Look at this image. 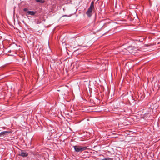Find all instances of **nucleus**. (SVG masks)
<instances>
[{"label": "nucleus", "mask_w": 160, "mask_h": 160, "mask_svg": "<svg viewBox=\"0 0 160 160\" xmlns=\"http://www.w3.org/2000/svg\"><path fill=\"white\" fill-rule=\"evenodd\" d=\"M57 91H60V90H57Z\"/></svg>", "instance_id": "nucleus-8"}, {"label": "nucleus", "mask_w": 160, "mask_h": 160, "mask_svg": "<svg viewBox=\"0 0 160 160\" xmlns=\"http://www.w3.org/2000/svg\"><path fill=\"white\" fill-rule=\"evenodd\" d=\"M35 13V12L33 11H28L27 12V15H34Z\"/></svg>", "instance_id": "nucleus-5"}, {"label": "nucleus", "mask_w": 160, "mask_h": 160, "mask_svg": "<svg viewBox=\"0 0 160 160\" xmlns=\"http://www.w3.org/2000/svg\"><path fill=\"white\" fill-rule=\"evenodd\" d=\"M28 9L27 8H25L23 9V10L25 12L27 11H28Z\"/></svg>", "instance_id": "nucleus-7"}, {"label": "nucleus", "mask_w": 160, "mask_h": 160, "mask_svg": "<svg viewBox=\"0 0 160 160\" xmlns=\"http://www.w3.org/2000/svg\"><path fill=\"white\" fill-rule=\"evenodd\" d=\"M73 147L75 151L77 152H82L87 149V147L86 146L82 147L76 145L74 146Z\"/></svg>", "instance_id": "nucleus-2"}, {"label": "nucleus", "mask_w": 160, "mask_h": 160, "mask_svg": "<svg viewBox=\"0 0 160 160\" xmlns=\"http://www.w3.org/2000/svg\"><path fill=\"white\" fill-rule=\"evenodd\" d=\"M9 132L8 131L2 132L0 133V137H2L5 135H7Z\"/></svg>", "instance_id": "nucleus-4"}, {"label": "nucleus", "mask_w": 160, "mask_h": 160, "mask_svg": "<svg viewBox=\"0 0 160 160\" xmlns=\"http://www.w3.org/2000/svg\"><path fill=\"white\" fill-rule=\"evenodd\" d=\"M94 9V2H92L89 8H88V11L86 12V14L88 17H90L92 14V12L93 9Z\"/></svg>", "instance_id": "nucleus-1"}, {"label": "nucleus", "mask_w": 160, "mask_h": 160, "mask_svg": "<svg viewBox=\"0 0 160 160\" xmlns=\"http://www.w3.org/2000/svg\"><path fill=\"white\" fill-rule=\"evenodd\" d=\"M38 2H40L41 3L44 2V1H37Z\"/></svg>", "instance_id": "nucleus-6"}, {"label": "nucleus", "mask_w": 160, "mask_h": 160, "mask_svg": "<svg viewBox=\"0 0 160 160\" xmlns=\"http://www.w3.org/2000/svg\"><path fill=\"white\" fill-rule=\"evenodd\" d=\"M19 155L22 157H26L28 156V154L26 152L21 151L19 152Z\"/></svg>", "instance_id": "nucleus-3"}]
</instances>
